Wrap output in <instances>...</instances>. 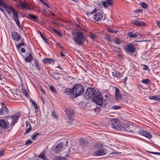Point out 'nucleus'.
Segmentation results:
<instances>
[{"label": "nucleus", "instance_id": "6e6552de", "mask_svg": "<svg viewBox=\"0 0 160 160\" xmlns=\"http://www.w3.org/2000/svg\"><path fill=\"white\" fill-rule=\"evenodd\" d=\"M95 147L98 150L94 152V155L96 156H99L103 155L105 154L104 150L103 148L102 145H97L95 146Z\"/></svg>", "mask_w": 160, "mask_h": 160}, {"label": "nucleus", "instance_id": "c756f323", "mask_svg": "<svg viewBox=\"0 0 160 160\" xmlns=\"http://www.w3.org/2000/svg\"><path fill=\"white\" fill-rule=\"evenodd\" d=\"M30 102L32 103V105L33 106V107L35 109L38 108V106L36 102L33 101L31 98L30 99Z\"/></svg>", "mask_w": 160, "mask_h": 160}, {"label": "nucleus", "instance_id": "3c124183", "mask_svg": "<svg viewBox=\"0 0 160 160\" xmlns=\"http://www.w3.org/2000/svg\"><path fill=\"white\" fill-rule=\"evenodd\" d=\"M120 108V107L118 106H114L112 108L114 109H119Z\"/></svg>", "mask_w": 160, "mask_h": 160}, {"label": "nucleus", "instance_id": "473e14b6", "mask_svg": "<svg viewBox=\"0 0 160 160\" xmlns=\"http://www.w3.org/2000/svg\"><path fill=\"white\" fill-rule=\"evenodd\" d=\"M140 5L143 8L147 9L148 8V5L144 2H141Z\"/></svg>", "mask_w": 160, "mask_h": 160}, {"label": "nucleus", "instance_id": "b1692460", "mask_svg": "<svg viewBox=\"0 0 160 160\" xmlns=\"http://www.w3.org/2000/svg\"><path fill=\"white\" fill-rule=\"evenodd\" d=\"M128 35L129 36V38H137L138 36V33L137 32L133 33L132 32H130L128 33Z\"/></svg>", "mask_w": 160, "mask_h": 160}, {"label": "nucleus", "instance_id": "09e8293b", "mask_svg": "<svg viewBox=\"0 0 160 160\" xmlns=\"http://www.w3.org/2000/svg\"><path fill=\"white\" fill-rule=\"evenodd\" d=\"M13 18H17V17H18V12H17V11H16L14 13H13Z\"/></svg>", "mask_w": 160, "mask_h": 160}, {"label": "nucleus", "instance_id": "bb28decb", "mask_svg": "<svg viewBox=\"0 0 160 160\" xmlns=\"http://www.w3.org/2000/svg\"><path fill=\"white\" fill-rule=\"evenodd\" d=\"M32 60V55L30 53H29L28 56L26 57L25 59V60L27 62H30Z\"/></svg>", "mask_w": 160, "mask_h": 160}, {"label": "nucleus", "instance_id": "f03ea898", "mask_svg": "<svg viewBox=\"0 0 160 160\" xmlns=\"http://www.w3.org/2000/svg\"><path fill=\"white\" fill-rule=\"evenodd\" d=\"M92 100L97 105L103 108L105 107L107 104L106 100H103L102 95L99 92H97L95 96L92 98Z\"/></svg>", "mask_w": 160, "mask_h": 160}, {"label": "nucleus", "instance_id": "338daca9", "mask_svg": "<svg viewBox=\"0 0 160 160\" xmlns=\"http://www.w3.org/2000/svg\"><path fill=\"white\" fill-rule=\"evenodd\" d=\"M22 92L25 93L27 92V91H26V90H25V89H23L22 90Z\"/></svg>", "mask_w": 160, "mask_h": 160}, {"label": "nucleus", "instance_id": "dca6fc26", "mask_svg": "<svg viewBox=\"0 0 160 160\" xmlns=\"http://www.w3.org/2000/svg\"><path fill=\"white\" fill-rule=\"evenodd\" d=\"M125 126V128L124 129V131H126L128 132H132L134 131V129L135 128V127L134 126L132 125H128L127 124L126 126Z\"/></svg>", "mask_w": 160, "mask_h": 160}, {"label": "nucleus", "instance_id": "72a5a7b5", "mask_svg": "<svg viewBox=\"0 0 160 160\" xmlns=\"http://www.w3.org/2000/svg\"><path fill=\"white\" fill-rule=\"evenodd\" d=\"M21 43H20L16 46V47L18 48H19L21 46L24 45L23 39H22L21 40Z\"/></svg>", "mask_w": 160, "mask_h": 160}, {"label": "nucleus", "instance_id": "9d476101", "mask_svg": "<svg viewBox=\"0 0 160 160\" xmlns=\"http://www.w3.org/2000/svg\"><path fill=\"white\" fill-rule=\"evenodd\" d=\"M7 120L5 121L3 119L0 120V127L2 128H8L11 127Z\"/></svg>", "mask_w": 160, "mask_h": 160}, {"label": "nucleus", "instance_id": "0e129e2a", "mask_svg": "<svg viewBox=\"0 0 160 160\" xmlns=\"http://www.w3.org/2000/svg\"><path fill=\"white\" fill-rule=\"evenodd\" d=\"M21 52H23V53L25 52V49L24 48H22L21 49Z\"/></svg>", "mask_w": 160, "mask_h": 160}, {"label": "nucleus", "instance_id": "79ce46f5", "mask_svg": "<svg viewBox=\"0 0 160 160\" xmlns=\"http://www.w3.org/2000/svg\"><path fill=\"white\" fill-rule=\"evenodd\" d=\"M52 114L53 117L54 118L57 119H58V118L55 114V112L54 111H53L52 112Z\"/></svg>", "mask_w": 160, "mask_h": 160}, {"label": "nucleus", "instance_id": "58836bf2", "mask_svg": "<svg viewBox=\"0 0 160 160\" xmlns=\"http://www.w3.org/2000/svg\"><path fill=\"white\" fill-rule=\"evenodd\" d=\"M39 33H40L41 37L42 39L44 41H45V42H47V41L46 39L45 38V37L42 34L41 32L40 31H39Z\"/></svg>", "mask_w": 160, "mask_h": 160}, {"label": "nucleus", "instance_id": "4be33fe9", "mask_svg": "<svg viewBox=\"0 0 160 160\" xmlns=\"http://www.w3.org/2000/svg\"><path fill=\"white\" fill-rule=\"evenodd\" d=\"M18 117L17 115H12L10 119L12 120V124L14 125L16 122H17L18 119Z\"/></svg>", "mask_w": 160, "mask_h": 160}, {"label": "nucleus", "instance_id": "39448f33", "mask_svg": "<svg viewBox=\"0 0 160 160\" xmlns=\"http://www.w3.org/2000/svg\"><path fill=\"white\" fill-rule=\"evenodd\" d=\"M97 93L95 89L92 88H87L85 94V98L87 99L93 98Z\"/></svg>", "mask_w": 160, "mask_h": 160}, {"label": "nucleus", "instance_id": "c03bdc74", "mask_svg": "<svg viewBox=\"0 0 160 160\" xmlns=\"http://www.w3.org/2000/svg\"><path fill=\"white\" fill-rule=\"evenodd\" d=\"M49 88L50 90L52 92H56V90H55V88L53 86H50V87Z\"/></svg>", "mask_w": 160, "mask_h": 160}, {"label": "nucleus", "instance_id": "e433bc0d", "mask_svg": "<svg viewBox=\"0 0 160 160\" xmlns=\"http://www.w3.org/2000/svg\"><path fill=\"white\" fill-rule=\"evenodd\" d=\"M52 30L56 34H57L59 36H61L62 35V34L61 33V32L56 29H54L52 28Z\"/></svg>", "mask_w": 160, "mask_h": 160}, {"label": "nucleus", "instance_id": "2f4dec72", "mask_svg": "<svg viewBox=\"0 0 160 160\" xmlns=\"http://www.w3.org/2000/svg\"><path fill=\"white\" fill-rule=\"evenodd\" d=\"M53 160H66V158L64 157H55L53 159Z\"/></svg>", "mask_w": 160, "mask_h": 160}, {"label": "nucleus", "instance_id": "e2e57ef3", "mask_svg": "<svg viewBox=\"0 0 160 160\" xmlns=\"http://www.w3.org/2000/svg\"><path fill=\"white\" fill-rule=\"evenodd\" d=\"M25 124H26V126H27V127H28V126H30V123H29V122L28 121H26V122H25Z\"/></svg>", "mask_w": 160, "mask_h": 160}, {"label": "nucleus", "instance_id": "0eeeda50", "mask_svg": "<svg viewBox=\"0 0 160 160\" xmlns=\"http://www.w3.org/2000/svg\"><path fill=\"white\" fill-rule=\"evenodd\" d=\"M68 141L67 140L62 141L61 143L58 144L56 147L54 152L56 153L59 152L63 147H67L68 145Z\"/></svg>", "mask_w": 160, "mask_h": 160}, {"label": "nucleus", "instance_id": "4c0bfd02", "mask_svg": "<svg viewBox=\"0 0 160 160\" xmlns=\"http://www.w3.org/2000/svg\"><path fill=\"white\" fill-rule=\"evenodd\" d=\"M32 129V127L31 126H29V127L27 128L26 130V132L25 133V134L29 132Z\"/></svg>", "mask_w": 160, "mask_h": 160}, {"label": "nucleus", "instance_id": "4d7b16f0", "mask_svg": "<svg viewBox=\"0 0 160 160\" xmlns=\"http://www.w3.org/2000/svg\"><path fill=\"white\" fill-rule=\"evenodd\" d=\"M56 68H58L60 69L62 71L63 70V68H62L59 65H58L57 67H56Z\"/></svg>", "mask_w": 160, "mask_h": 160}, {"label": "nucleus", "instance_id": "69168bd1", "mask_svg": "<svg viewBox=\"0 0 160 160\" xmlns=\"http://www.w3.org/2000/svg\"><path fill=\"white\" fill-rule=\"evenodd\" d=\"M60 55H61V56H62V57H64L65 56L64 54L62 52H60Z\"/></svg>", "mask_w": 160, "mask_h": 160}, {"label": "nucleus", "instance_id": "7c9ffc66", "mask_svg": "<svg viewBox=\"0 0 160 160\" xmlns=\"http://www.w3.org/2000/svg\"><path fill=\"white\" fill-rule=\"evenodd\" d=\"M38 157L43 159V160H49L45 156L44 153H41L39 155Z\"/></svg>", "mask_w": 160, "mask_h": 160}, {"label": "nucleus", "instance_id": "20e7f679", "mask_svg": "<svg viewBox=\"0 0 160 160\" xmlns=\"http://www.w3.org/2000/svg\"><path fill=\"white\" fill-rule=\"evenodd\" d=\"M74 41L78 45H81L84 43L85 40H87L83 33L81 32H77L76 36L73 38Z\"/></svg>", "mask_w": 160, "mask_h": 160}, {"label": "nucleus", "instance_id": "a211bd4d", "mask_svg": "<svg viewBox=\"0 0 160 160\" xmlns=\"http://www.w3.org/2000/svg\"><path fill=\"white\" fill-rule=\"evenodd\" d=\"M115 95L116 100H119L121 98L122 95L119 92V89L117 87L115 88Z\"/></svg>", "mask_w": 160, "mask_h": 160}, {"label": "nucleus", "instance_id": "f8f14e48", "mask_svg": "<svg viewBox=\"0 0 160 160\" xmlns=\"http://www.w3.org/2000/svg\"><path fill=\"white\" fill-rule=\"evenodd\" d=\"M66 112L67 113V115L68 117V118L72 119V118L74 116V112L73 110L71 108H67L66 110ZM72 119H71V120Z\"/></svg>", "mask_w": 160, "mask_h": 160}, {"label": "nucleus", "instance_id": "bf43d9fd", "mask_svg": "<svg viewBox=\"0 0 160 160\" xmlns=\"http://www.w3.org/2000/svg\"><path fill=\"white\" fill-rule=\"evenodd\" d=\"M148 68V66L145 65H144V67L143 68V69L144 70H147Z\"/></svg>", "mask_w": 160, "mask_h": 160}, {"label": "nucleus", "instance_id": "13d9d810", "mask_svg": "<svg viewBox=\"0 0 160 160\" xmlns=\"http://www.w3.org/2000/svg\"><path fill=\"white\" fill-rule=\"evenodd\" d=\"M156 22L158 26L160 28V20L157 21Z\"/></svg>", "mask_w": 160, "mask_h": 160}, {"label": "nucleus", "instance_id": "9b49d317", "mask_svg": "<svg viewBox=\"0 0 160 160\" xmlns=\"http://www.w3.org/2000/svg\"><path fill=\"white\" fill-rule=\"evenodd\" d=\"M132 23L139 27H143L146 26V24L144 22L136 20H132Z\"/></svg>", "mask_w": 160, "mask_h": 160}, {"label": "nucleus", "instance_id": "f704fd0d", "mask_svg": "<svg viewBox=\"0 0 160 160\" xmlns=\"http://www.w3.org/2000/svg\"><path fill=\"white\" fill-rule=\"evenodd\" d=\"M150 80L149 79H143L142 80L141 82L143 84H148L149 83Z\"/></svg>", "mask_w": 160, "mask_h": 160}, {"label": "nucleus", "instance_id": "6ab92c4d", "mask_svg": "<svg viewBox=\"0 0 160 160\" xmlns=\"http://www.w3.org/2000/svg\"><path fill=\"white\" fill-rule=\"evenodd\" d=\"M27 17L31 20L34 21H37L38 20V18L36 16L30 13L28 14Z\"/></svg>", "mask_w": 160, "mask_h": 160}, {"label": "nucleus", "instance_id": "774afa93", "mask_svg": "<svg viewBox=\"0 0 160 160\" xmlns=\"http://www.w3.org/2000/svg\"><path fill=\"white\" fill-rule=\"evenodd\" d=\"M97 11V10H96V9H95L93 11H92L91 12V14H93L95 12H96Z\"/></svg>", "mask_w": 160, "mask_h": 160}, {"label": "nucleus", "instance_id": "f257e3e1", "mask_svg": "<svg viewBox=\"0 0 160 160\" xmlns=\"http://www.w3.org/2000/svg\"><path fill=\"white\" fill-rule=\"evenodd\" d=\"M84 91L83 87L82 85L78 84L74 86L72 89H66L65 93L70 98L73 99L82 94Z\"/></svg>", "mask_w": 160, "mask_h": 160}, {"label": "nucleus", "instance_id": "603ef678", "mask_svg": "<svg viewBox=\"0 0 160 160\" xmlns=\"http://www.w3.org/2000/svg\"><path fill=\"white\" fill-rule=\"evenodd\" d=\"M89 36L91 39H94L95 37V35L94 34H91Z\"/></svg>", "mask_w": 160, "mask_h": 160}, {"label": "nucleus", "instance_id": "2eb2a0df", "mask_svg": "<svg viewBox=\"0 0 160 160\" xmlns=\"http://www.w3.org/2000/svg\"><path fill=\"white\" fill-rule=\"evenodd\" d=\"M12 38L16 41H19L21 38V36L15 32H13L11 33Z\"/></svg>", "mask_w": 160, "mask_h": 160}, {"label": "nucleus", "instance_id": "864d4df0", "mask_svg": "<svg viewBox=\"0 0 160 160\" xmlns=\"http://www.w3.org/2000/svg\"><path fill=\"white\" fill-rule=\"evenodd\" d=\"M39 89L43 94H45V92L44 89L42 88V87H41V86L40 87Z\"/></svg>", "mask_w": 160, "mask_h": 160}, {"label": "nucleus", "instance_id": "7ed1b4c3", "mask_svg": "<svg viewBox=\"0 0 160 160\" xmlns=\"http://www.w3.org/2000/svg\"><path fill=\"white\" fill-rule=\"evenodd\" d=\"M4 8L8 12V14L10 15L11 12L13 14L16 11L12 6H8L7 4L4 2L3 0H0V10L1 11L3 12L4 10L3 9Z\"/></svg>", "mask_w": 160, "mask_h": 160}, {"label": "nucleus", "instance_id": "a18cd8bd", "mask_svg": "<svg viewBox=\"0 0 160 160\" xmlns=\"http://www.w3.org/2000/svg\"><path fill=\"white\" fill-rule=\"evenodd\" d=\"M102 3L105 8H107L108 7L107 3L106 2L103 1L102 2Z\"/></svg>", "mask_w": 160, "mask_h": 160}, {"label": "nucleus", "instance_id": "680f3d73", "mask_svg": "<svg viewBox=\"0 0 160 160\" xmlns=\"http://www.w3.org/2000/svg\"><path fill=\"white\" fill-rule=\"evenodd\" d=\"M107 30L108 32H112L113 30L110 28H107Z\"/></svg>", "mask_w": 160, "mask_h": 160}, {"label": "nucleus", "instance_id": "37998d69", "mask_svg": "<svg viewBox=\"0 0 160 160\" xmlns=\"http://www.w3.org/2000/svg\"><path fill=\"white\" fill-rule=\"evenodd\" d=\"M112 0H106V2L109 5H111L112 4Z\"/></svg>", "mask_w": 160, "mask_h": 160}, {"label": "nucleus", "instance_id": "a19ab883", "mask_svg": "<svg viewBox=\"0 0 160 160\" xmlns=\"http://www.w3.org/2000/svg\"><path fill=\"white\" fill-rule=\"evenodd\" d=\"M121 42V41L119 39H118L115 41V43L117 45H120Z\"/></svg>", "mask_w": 160, "mask_h": 160}, {"label": "nucleus", "instance_id": "393cba45", "mask_svg": "<svg viewBox=\"0 0 160 160\" xmlns=\"http://www.w3.org/2000/svg\"><path fill=\"white\" fill-rule=\"evenodd\" d=\"M8 111V108H2L0 109V115H5L7 114Z\"/></svg>", "mask_w": 160, "mask_h": 160}, {"label": "nucleus", "instance_id": "c9c22d12", "mask_svg": "<svg viewBox=\"0 0 160 160\" xmlns=\"http://www.w3.org/2000/svg\"><path fill=\"white\" fill-rule=\"evenodd\" d=\"M51 76L53 78L57 80L59 79V77L58 76V74L56 73H54V74H51Z\"/></svg>", "mask_w": 160, "mask_h": 160}, {"label": "nucleus", "instance_id": "c85d7f7f", "mask_svg": "<svg viewBox=\"0 0 160 160\" xmlns=\"http://www.w3.org/2000/svg\"><path fill=\"white\" fill-rule=\"evenodd\" d=\"M18 17L15 18H13V19L16 22L17 25L18 26V27L20 28H21V26L20 24V22L19 20L18 19Z\"/></svg>", "mask_w": 160, "mask_h": 160}, {"label": "nucleus", "instance_id": "1a4fd4ad", "mask_svg": "<svg viewBox=\"0 0 160 160\" xmlns=\"http://www.w3.org/2000/svg\"><path fill=\"white\" fill-rule=\"evenodd\" d=\"M124 49L126 52L130 54L133 53L136 51L134 46L131 43L128 44L125 48Z\"/></svg>", "mask_w": 160, "mask_h": 160}, {"label": "nucleus", "instance_id": "423d86ee", "mask_svg": "<svg viewBox=\"0 0 160 160\" xmlns=\"http://www.w3.org/2000/svg\"><path fill=\"white\" fill-rule=\"evenodd\" d=\"M110 121L111 127L119 131L121 130L122 129L121 128L119 122L117 119H112Z\"/></svg>", "mask_w": 160, "mask_h": 160}, {"label": "nucleus", "instance_id": "5fc2aeb1", "mask_svg": "<svg viewBox=\"0 0 160 160\" xmlns=\"http://www.w3.org/2000/svg\"><path fill=\"white\" fill-rule=\"evenodd\" d=\"M106 39L109 42H110L111 41V39L110 37L108 36H107L106 37Z\"/></svg>", "mask_w": 160, "mask_h": 160}, {"label": "nucleus", "instance_id": "aec40b11", "mask_svg": "<svg viewBox=\"0 0 160 160\" xmlns=\"http://www.w3.org/2000/svg\"><path fill=\"white\" fill-rule=\"evenodd\" d=\"M32 65L33 67H35L38 71L40 70V65L39 64L38 61L36 59L34 60V62Z\"/></svg>", "mask_w": 160, "mask_h": 160}, {"label": "nucleus", "instance_id": "ea45409f", "mask_svg": "<svg viewBox=\"0 0 160 160\" xmlns=\"http://www.w3.org/2000/svg\"><path fill=\"white\" fill-rule=\"evenodd\" d=\"M38 134L37 133H35L33 134V135L32 136L31 138L32 139H34L38 135Z\"/></svg>", "mask_w": 160, "mask_h": 160}, {"label": "nucleus", "instance_id": "ddd939ff", "mask_svg": "<svg viewBox=\"0 0 160 160\" xmlns=\"http://www.w3.org/2000/svg\"><path fill=\"white\" fill-rule=\"evenodd\" d=\"M138 133L148 138H151L152 137V135L150 133L143 130H140Z\"/></svg>", "mask_w": 160, "mask_h": 160}, {"label": "nucleus", "instance_id": "052dcab7", "mask_svg": "<svg viewBox=\"0 0 160 160\" xmlns=\"http://www.w3.org/2000/svg\"><path fill=\"white\" fill-rule=\"evenodd\" d=\"M4 154V153L3 152V151H0V157L2 156Z\"/></svg>", "mask_w": 160, "mask_h": 160}, {"label": "nucleus", "instance_id": "de8ad7c7", "mask_svg": "<svg viewBox=\"0 0 160 160\" xmlns=\"http://www.w3.org/2000/svg\"><path fill=\"white\" fill-rule=\"evenodd\" d=\"M22 1H21L19 3H17L16 5V6L18 7H21L22 8Z\"/></svg>", "mask_w": 160, "mask_h": 160}, {"label": "nucleus", "instance_id": "6e6d98bb", "mask_svg": "<svg viewBox=\"0 0 160 160\" xmlns=\"http://www.w3.org/2000/svg\"><path fill=\"white\" fill-rule=\"evenodd\" d=\"M1 106H2V108H7L6 107V106L4 104V103L2 102L1 103Z\"/></svg>", "mask_w": 160, "mask_h": 160}, {"label": "nucleus", "instance_id": "4468645a", "mask_svg": "<svg viewBox=\"0 0 160 160\" xmlns=\"http://www.w3.org/2000/svg\"><path fill=\"white\" fill-rule=\"evenodd\" d=\"M112 74L113 77L117 78L118 79H120L123 76V75L115 70H113Z\"/></svg>", "mask_w": 160, "mask_h": 160}, {"label": "nucleus", "instance_id": "f3484780", "mask_svg": "<svg viewBox=\"0 0 160 160\" xmlns=\"http://www.w3.org/2000/svg\"><path fill=\"white\" fill-rule=\"evenodd\" d=\"M103 17L102 13L99 12L93 15V18L95 19L96 21H99L101 20Z\"/></svg>", "mask_w": 160, "mask_h": 160}, {"label": "nucleus", "instance_id": "8fccbe9b", "mask_svg": "<svg viewBox=\"0 0 160 160\" xmlns=\"http://www.w3.org/2000/svg\"><path fill=\"white\" fill-rule=\"evenodd\" d=\"M148 152L151 154L160 155V152H149V151H148Z\"/></svg>", "mask_w": 160, "mask_h": 160}, {"label": "nucleus", "instance_id": "cd10ccee", "mask_svg": "<svg viewBox=\"0 0 160 160\" xmlns=\"http://www.w3.org/2000/svg\"><path fill=\"white\" fill-rule=\"evenodd\" d=\"M149 98L151 100H158L160 101V98L159 96H150L149 97Z\"/></svg>", "mask_w": 160, "mask_h": 160}, {"label": "nucleus", "instance_id": "5701e85b", "mask_svg": "<svg viewBox=\"0 0 160 160\" xmlns=\"http://www.w3.org/2000/svg\"><path fill=\"white\" fill-rule=\"evenodd\" d=\"M44 62L45 63H49V64H51L52 63L53 64L54 63V61L52 59L45 58L44 60Z\"/></svg>", "mask_w": 160, "mask_h": 160}, {"label": "nucleus", "instance_id": "a878e982", "mask_svg": "<svg viewBox=\"0 0 160 160\" xmlns=\"http://www.w3.org/2000/svg\"><path fill=\"white\" fill-rule=\"evenodd\" d=\"M80 143L82 146H85L87 145V142L86 140L84 138H81Z\"/></svg>", "mask_w": 160, "mask_h": 160}, {"label": "nucleus", "instance_id": "412c9836", "mask_svg": "<svg viewBox=\"0 0 160 160\" xmlns=\"http://www.w3.org/2000/svg\"><path fill=\"white\" fill-rule=\"evenodd\" d=\"M22 8L27 10L30 9V7L27 2H23L22 1Z\"/></svg>", "mask_w": 160, "mask_h": 160}, {"label": "nucleus", "instance_id": "49530a36", "mask_svg": "<svg viewBox=\"0 0 160 160\" xmlns=\"http://www.w3.org/2000/svg\"><path fill=\"white\" fill-rule=\"evenodd\" d=\"M32 141L31 140H29L26 141V142L25 143V144L26 145H29L32 143Z\"/></svg>", "mask_w": 160, "mask_h": 160}]
</instances>
